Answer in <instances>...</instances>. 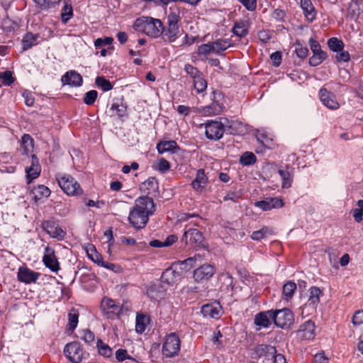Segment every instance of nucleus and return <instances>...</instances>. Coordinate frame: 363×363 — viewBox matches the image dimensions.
<instances>
[{"instance_id": "f257e3e1", "label": "nucleus", "mask_w": 363, "mask_h": 363, "mask_svg": "<svg viewBox=\"0 0 363 363\" xmlns=\"http://www.w3.org/2000/svg\"><path fill=\"white\" fill-rule=\"evenodd\" d=\"M155 211L153 199L149 196H140L135 200V206L129 213L128 220L134 228H143Z\"/></svg>"}, {"instance_id": "f03ea898", "label": "nucleus", "mask_w": 363, "mask_h": 363, "mask_svg": "<svg viewBox=\"0 0 363 363\" xmlns=\"http://www.w3.org/2000/svg\"><path fill=\"white\" fill-rule=\"evenodd\" d=\"M133 28L149 37L157 38L161 35L160 30L162 29V22L158 18L142 16L135 21Z\"/></svg>"}, {"instance_id": "7ed1b4c3", "label": "nucleus", "mask_w": 363, "mask_h": 363, "mask_svg": "<svg viewBox=\"0 0 363 363\" xmlns=\"http://www.w3.org/2000/svg\"><path fill=\"white\" fill-rule=\"evenodd\" d=\"M181 20L179 13L171 11L167 16V23H162V29L160 30V37L164 43H171L174 42L179 34V22Z\"/></svg>"}, {"instance_id": "20e7f679", "label": "nucleus", "mask_w": 363, "mask_h": 363, "mask_svg": "<svg viewBox=\"0 0 363 363\" xmlns=\"http://www.w3.org/2000/svg\"><path fill=\"white\" fill-rule=\"evenodd\" d=\"M56 179L62 190L68 196H76L83 194L80 184L71 175L57 174Z\"/></svg>"}, {"instance_id": "39448f33", "label": "nucleus", "mask_w": 363, "mask_h": 363, "mask_svg": "<svg viewBox=\"0 0 363 363\" xmlns=\"http://www.w3.org/2000/svg\"><path fill=\"white\" fill-rule=\"evenodd\" d=\"M181 347V340L175 333L166 335L162 347V353L165 357L172 358L178 355Z\"/></svg>"}, {"instance_id": "423d86ee", "label": "nucleus", "mask_w": 363, "mask_h": 363, "mask_svg": "<svg viewBox=\"0 0 363 363\" xmlns=\"http://www.w3.org/2000/svg\"><path fill=\"white\" fill-rule=\"evenodd\" d=\"M271 313L273 314L274 323L280 328H289L294 323V313L289 308L273 310V313Z\"/></svg>"}, {"instance_id": "0eeeda50", "label": "nucleus", "mask_w": 363, "mask_h": 363, "mask_svg": "<svg viewBox=\"0 0 363 363\" xmlns=\"http://www.w3.org/2000/svg\"><path fill=\"white\" fill-rule=\"evenodd\" d=\"M65 357L72 363L82 362L84 352L78 342H72L67 343L64 348Z\"/></svg>"}, {"instance_id": "6e6552de", "label": "nucleus", "mask_w": 363, "mask_h": 363, "mask_svg": "<svg viewBox=\"0 0 363 363\" xmlns=\"http://www.w3.org/2000/svg\"><path fill=\"white\" fill-rule=\"evenodd\" d=\"M205 135L211 140H220L225 132V126L222 122L218 121H208L205 123Z\"/></svg>"}, {"instance_id": "1a4fd4ad", "label": "nucleus", "mask_w": 363, "mask_h": 363, "mask_svg": "<svg viewBox=\"0 0 363 363\" xmlns=\"http://www.w3.org/2000/svg\"><path fill=\"white\" fill-rule=\"evenodd\" d=\"M182 241L186 245H190L195 247H201L203 245L204 238L202 233L197 228L186 227V230L182 236Z\"/></svg>"}, {"instance_id": "9d476101", "label": "nucleus", "mask_w": 363, "mask_h": 363, "mask_svg": "<svg viewBox=\"0 0 363 363\" xmlns=\"http://www.w3.org/2000/svg\"><path fill=\"white\" fill-rule=\"evenodd\" d=\"M101 308L104 315L109 319L118 318L122 313L121 306L111 298H103L101 303Z\"/></svg>"}, {"instance_id": "9b49d317", "label": "nucleus", "mask_w": 363, "mask_h": 363, "mask_svg": "<svg viewBox=\"0 0 363 363\" xmlns=\"http://www.w3.org/2000/svg\"><path fill=\"white\" fill-rule=\"evenodd\" d=\"M177 264H172V266L166 269L162 274L161 281L168 285H173L182 278V271L178 269Z\"/></svg>"}, {"instance_id": "f8f14e48", "label": "nucleus", "mask_w": 363, "mask_h": 363, "mask_svg": "<svg viewBox=\"0 0 363 363\" xmlns=\"http://www.w3.org/2000/svg\"><path fill=\"white\" fill-rule=\"evenodd\" d=\"M42 228L52 238L57 240H63L66 235V232L62 229L55 222L52 220H45L43 222Z\"/></svg>"}, {"instance_id": "ddd939ff", "label": "nucleus", "mask_w": 363, "mask_h": 363, "mask_svg": "<svg viewBox=\"0 0 363 363\" xmlns=\"http://www.w3.org/2000/svg\"><path fill=\"white\" fill-rule=\"evenodd\" d=\"M43 262L46 267L53 272H57L60 269V262L55 255V252L53 248L49 246L45 248Z\"/></svg>"}, {"instance_id": "4468645a", "label": "nucleus", "mask_w": 363, "mask_h": 363, "mask_svg": "<svg viewBox=\"0 0 363 363\" xmlns=\"http://www.w3.org/2000/svg\"><path fill=\"white\" fill-rule=\"evenodd\" d=\"M40 275V273L34 272L26 266L20 267L17 272L18 280L26 284L35 283Z\"/></svg>"}, {"instance_id": "2eb2a0df", "label": "nucleus", "mask_w": 363, "mask_h": 363, "mask_svg": "<svg viewBox=\"0 0 363 363\" xmlns=\"http://www.w3.org/2000/svg\"><path fill=\"white\" fill-rule=\"evenodd\" d=\"M284 205V203L280 197H267L264 200L258 201L255 203L256 207L259 208L264 211L281 208Z\"/></svg>"}, {"instance_id": "dca6fc26", "label": "nucleus", "mask_w": 363, "mask_h": 363, "mask_svg": "<svg viewBox=\"0 0 363 363\" xmlns=\"http://www.w3.org/2000/svg\"><path fill=\"white\" fill-rule=\"evenodd\" d=\"M315 325L314 322L307 320L300 325L297 331V335L301 340H313L315 336Z\"/></svg>"}, {"instance_id": "f3484780", "label": "nucleus", "mask_w": 363, "mask_h": 363, "mask_svg": "<svg viewBox=\"0 0 363 363\" xmlns=\"http://www.w3.org/2000/svg\"><path fill=\"white\" fill-rule=\"evenodd\" d=\"M278 174L281 179V187L289 189L291 186L294 181V168L289 164L280 167Z\"/></svg>"}, {"instance_id": "a211bd4d", "label": "nucleus", "mask_w": 363, "mask_h": 363, "mask_svg": "<svg viewBox=\"0 0 363 363\" xmlns=\"http://www.w3.org/2000/svg\"><path fill=\"white\" fill-rule=\"evenodd\" d=\"M61 82L63 85H68L72 87L81 86L83 84V79L80 74L75 70H69L62 76Z\"/></svg>"}, {"instance_id": "6ab92c4d", "label": "nucleus", "mask_w": 363, "mask_h": 363, "mask_svg": "<svg viewBox=\"0 0 363 363\" xmlns=\"http://www.w3.org/2000/svg\"><path fill=\"white\" fill-rule=\"evenodd\" d=\"M319 97L322 103L328 108L335 110L339 108V104L335 95L328 91L325 88H321L319 91Z\"/></svg>"}, {"instance_id": "aec40b11", "label": "nucleus", "mask_w": 363, "mask_h": 363, "mask_svg": "<svg viewBox=\"0 0 363 363\" xmlns=\"http://www.w3.org/2000/svg\"><path fill=\"white\" fill-rule=\"evenodd\" d=\"M208 183V178L203 169H199L196 172L195 179L191 182V186L196 192H203Z\"/></svg>"}, {"instance_id": "412c9836", "label": "nucleus", "mask_w": 363, "mask_h": 363, "mask_svg": "<svg viewBox=\"0 0 363 363\" xmlns=\"http://www.w3.org/2000/svg\"><path fill=\"white\" fill-rule=\"evenodd\" d=\"M215 274V269L211 264H203L194 270V278L196 281L209 279Z\"/></svg>"}, {"instance_id": "4be33fe9", "label": "nucleus", "mask_w": 363, "mask_h": 363, "mask_svg": "<svg viewBox=\"0 0 363 363\" xmlns=\"http://www.w3.org/2000/svg\"><path fill=\"white\" fill-rule=\"evenodd\" d=\"M30 162V166L26 168L27 179L29 180V182L38 177L41 172V167L35 155H31Z\"/></svg>"}, {"instance_id": "5701e85b", "label": "nucleus", "mask_w": 363, "mask_h": 363, "mask_svg": "<svg viewBox=\"0 0 363 363\" xmlns=\"http://www.w3.org/2000/svg\"><path fill=\"white\" fill-rule=\"evenodd\" d=\"M271 313H273V310L257 313L255 317V324L262 328H269L273 321V314Z\"/></svg>"}, {"instance_id": "b1692460", "label": "nucleus", "mask_w": 363, "mask_h": 363, "mask_svg": "<svg viewBox=\"0 0 363 363\" xmlns=\"http://www.w3.org/2000/svg\"><path fill=\"white\" fill-rule=\"evenodd\" d=\"M156 147L160 154L177 153L180 150V147L174 140H161L157 144Z\"/></svg>"}, {"instance_id": "393cba45", "label": "nucleus", "mask_w": 363, "mask_h": 363, "mask_svg": "<svg viewBox=\"0 0 363 363\" xmlns=\"http://www.w3.org/2000/svg\"><path fill=\"white\" fill-rule=\"evenodd\" d=\"M250 22L248 20L242 19L235 22L233 33L238 37L242 38L248 35Z\"/></svg>"}, {"instance_id": "a878e982", "label": "nucleus", "mask_w": 363, "mask_h": 363, "mask_svg": "<svg viewBox=\"0 0 363 363\" xmlns=\"http://www.w3.org/2000/svg\"><path fill=\"white\" fill-rule=\"evenodd\" d=\"M221 311V306L218 303H208L201 307V313L205 317L218 318Z\"/></svg>"}, {"instance_id": "bb28decb", "label": "nucleus", "mask_w": 363, "mask_h": 363, "mask_svg": "<svg viewBox=\"0 0 363 363\" xmlns=\"http://www.w3.org/2000/svg\"><path fill=\"white\" fill-rule=\"evenodd\" d=\"M159 184L155 177H150L140 184V190L147 195H154L158 191Z\"/></svg>"}, {"instance_id": "cd10ccee", "label": "nucleus", "mask_w": 363, "mask_h": 363, "mask_svg": "<svg viewBox=\"0 0 363 363\" xmlns=\"http://www.w3.org/2000/svg\"><path fill=\"white\" fill-rule=\"evenodd\" d=\"M277 350L274 346L266 344L258 345L255 349V353L257 357H263L269 359L274 356Z\"/></svg>"}, {"instance_id": "c85d7f7f", "label": "nucleus", "mask_w": 363, "mask_h": 363, "mask_svg": "<svg viewBox=\"0 0 363 363\" xmlns=\"http://www.w3.org/2000/svg\"><path fill=\"white\" fill-rule=\"evenodd\" d=\"M301 7L304 16L309 22H313L316 18V11L311 0H301Z\"/></svg>"}, {"instance_id": "c756f323", "label": "nucleus", "mask_w": 363, "mask_h": 363, "mask_svg": "<svg viewBox=\"0 0 363 363\" xmlns=\"http://www.w3.org/2000/svg\"><path fill=\"white\" fill-rule=\"evenodd\" d=\"M21 150L22 154L28 157L31 156L34 148V140L28 134H24L21 138Z\"/></svg>"}, {"instance_id": "7c9ffc66", "label": "nucleus", "mask_w": 363, "mask_h": 363, "mask_svg": "<svg viewBox=\"0 0 363 363\" xmlns=\"http://www.w3.org/2000/svg\"><path fill=\"white\" fill-rule=\"evenodd\" d=\"M39 38V34H33L31 32L26 33L21 41L23 50H28L33 46L38 45Z\"/></svg>"}, {"instance_id": "2f4dec72", "label": "nucleus", "mask_w": 363, "mask_h": 363, "mask_svg": "<svg viewBox=\"0 0 363 363\" xmlns=\"http://www.w3.org/2000/svg\"><path fill=\"white\" fill-rule=\"evenodd\" d=\"M310 296L307 303L305 304L306 307H311L312 309H315L316 306L320 302V296L322 294L321 290L316 286H313L310 289Z\"/></svg>"}, {"instance_id": "473e14b6", "label": "nucleus", "mask_w": 363, "mask_h": 363, "mask_svg": "<svg viewBox=\"0 0 363 363\" xmlns=\"http://www.w3.org/2000/svg\"><path fill=\"white\" fill-rule=\"evenodd\" d=\"M150 323V318L148 315L138 313L135 318V331L138 334L145 332L147 325Z\"/></svg>"}, {"instance_id": "72a5a7b5", "label": "nucleus", "mask_w": 363, "mask_h": 363, "mask_svg": "<svg viewBox=\"0 0 363 363\" xmlns=\"http://www.w3.org/2000/svg\"><path fill=\"white\" fill-rule=\"evenodd\" d=\"M274 230L268 226H263L261 229L252 232L250 238L252 240L259 241L262 239L267 238L269 235H274Z\"/></svg>"}, {"instance_id": "f704fd0d", "label": "nucleus", "mask_w": 363, "mask_h": 363, "mask_svg": "<svg viewBox=\"0 0 363 363\" xmlns=\"http://www.w3.org/2000/svg\"><path fill=\"white\" fill-rule=\"evenodd\" d=\"M50 193V189L45 185H38L33 189V199L36 203L44 198H48Z\"/></svg>"}, {"instance_id": "c9c22d12", "label": "nucleus", "mask_w": 363, "mask_h": 363, "mask_svg": "<svg viewBox=\"0 0 363 363\" xmlns=\"http://www.w3.org/2000/svg\"><path fill=\"white\" fill-rule=\"evenodd\" d=\"M223 111V106L218 102L213 101L210 105L202 108V113L206 116H216Z\"/></svg>"}, {"instance_id": "e433bc0d", "label": "nucleus", "mask_w": 363, "mask_h": 363, "mask_svg": "<svg viewBox=\"0 0 363 363\" xmlns=\"http://www.w3.org/2000/svg\"><path fill=\"white\" fill-rule=\"evenodd\" d=\"M86 252L88 257L94 262L100 266L103 264L104 260L102 256L97 252L96 247L93 245H89L86 246Z\"/></svg>"}, {"instance_id": "4c0bfd02", "label": "nucleus", "mask_w": 363, "mask_h": 363, "mask_svg": "<svg viewBox=\"0 0 363 363\" xmlns=\"http://www.w3.org/2000/svg\"><path fill=\"white\" fill-rule=\"evenodd\" d=\"M79 322V313L77 310L72 308L68 313L67 330L72 333L77 328Z\"/></svg>"}, {"instance_id": "58836bf2", "label": "nucleus", "mask_w": 363, "mask_h": 363, "mask_svg": "<svg viewBox=\"0 0 363 363\" xmlns=\"http://www.w3.org/2000/svg\"><path fill=\"white\" fill-rule=\"evenodd\" d=\"M327 57L328 54L323 50L315 52H313V55L309 58L308 63L312 67H316L320 65Z\"/></svg>"}, {"instance_id": "ea45409f", "label": "nucleus", "mask_w": 363, "mask_h": 363, "mask_svg": "<svg viewBox=\"0 0 363 363\" xmlns=\"http://www.w3.org/2000/svg\"><path fill=\"white\" fill-rule=\"evenodd\" d=\"M296 284L292 281H288L283 286L282 294L284 299L291 298L296 290Z\"/></svg>"}, {"instance_id": "a19ab883", "label": "nucleus", "mask_w": 363, "mask_h": 363, "mask_svg": "<svg viewBox=\"0 0 363 363\" xmlns=\"http://www.w3.org/2000/svg\"><path fill=\"white\" fill-rule=\"evenodd\" d=\"M111 109L115 111L117 116L121 118L125 115L127 107L121 99H116L111 104Z\"/></svg>"}, {"instance_id": "79ce46f5", "label": "nucleus", "mask_w": 363, "mask_h": 363, "mask_svg": "<svg viewBox=\"0 0 363 363\" xmlns=\"http://www.w3.org/2000/svg\"><path fill=\"white\" fill-rule=\"evenodd\" d=\"M95 84L103 91H108L113 87L110 81L103 76L97 77L95 79Z\"/></svg>"}, {"instance_id": "37998d69", "label": "nucleus", "mask_w": 363, "mask_h": 363, "mask_svg": "<svg viewBox=\"0 0 363 363\" xmlns=\"http://www.w3.org/2000/svg\"><path fill=\"white\" fill-rule=\"evenodd\" d=\"M328 48L335 52H339L342 49H344V43L342 40L338 39L337 38L333 37L328 40Z\"/></svg>"}, {"instance_id": "c03bdc74", "label": "nucleus", "mask_w": 363, "mask_h": 363, "mask_svg": "<svg viewBox=\"0 0 363 363\" xmlns=\"http://www.w3.org/2000/svg\"><path fill=\"white\" fill-rule=\"evenodd\" d=\"M213 48V52L220 53L221 51L227 50L230 46V43L227 40L219 39L215 42L211 43Z\"/></svg>"}, {"instance_id": "a18cd8bd", "label": "nucleus", "mask_w": 363, "mask_h": 363, "mask_svg": "<svg viewBox=\"0 0 363 363\" xmlns=\"http://www.w3.org/2000/svg\"><path fill=\"white\" fill-rule=\"evenodd\" d=\"M96 347L99 353L104 357H110L112 355V349L101 340H98Z\"/></svg>"}, {"instance_id": "49530a36", "label": "nucleus", "mask_w": 363, "mask_h": 363, "mask_svg": "<svg viewBox=\"0 0 363 363\" xmlns=\"http://www.w3.org/2000/svg\"><path fill=\"white\" fill-rule=\"evenodd\" d=\"M257 157L251 152H245L242 155L240 159V162L244 166H249L256 162Z\"/></svg>"}, {"instance_id": "de8ad7c7", "label": "nucleus", "mask_w": 363, "mask_h": 363, "mask_svg": "<svg viewBox=\"0 0 363 363\" xmlns=\"http://www.w3.org/2000/svg\"><path fill=\"white\" fill-rule=\"evenodd\" d=\"M73 16V9L71 4L65 3L62 9L61 19L62 23H67Z\"/></svg>"}, {"instance_id": "09e8293b", "label": "nucleus", "mask_w": 363, "mask_h": 363, "mask_svg": "<svg viewBox=\"0 0 363 363\" xmlns=\"http://www.w3.org/2000/svg\"><path fill=\"white\" fill-rule=\"evenodd\" d=\"M357 208L352 210V216L357 223L363 220V200L357 202Z\"/></svg>"}, {"instance_id": "8fccbe9b", "label": "nucleus", "mask_w": 363, "mask_h": 363, "mask_svg": "<svg viewBox=\"0 0 363 363\" xmlns=\"http://www.w3.org/2000/svg\"><path fill=\"white\" fill-rule=\"evenodd\" d=\"M80 338L87 345H90L95 340V335L93 332L89 329L82 330L79 332Z\"/></svg>"}, {"instance_id": "3c124183", "label": "nucleus", "mask_w": 363, "mask_h": 363, "mask_svg": "<svg viewBox=\"0 0 363 363\" xmlns=\"http://www.w3.org/2000/svg\"><path fill=\"white\" fill-rule=\"evenodd\" d=\"M194 88L198 93H202L206 89L207 82L202 74L194 79Z\"/></svg>"}, {"instance_id": "603ef678", "label": "nucleus", "mask_w": 363, "mask_h": 363, "mask_svg": "<svg viewBox=\"0 0 363 363\" xmlns=\"http://www.w3.org/2000/svg\"><path fill=\"white\" fill-rule=\"evenodd\" d=\"M33 1L41 9H48L55 6L60 0H33Z\"/></svg>"}, {"instance_id": "864d4df0", "label": "nucleus", "mask_w": 363, "mask_h": 363, "mask_svg": "<svg viewBox=\"0 0 363 363\" xmlns=\"http://www.w3.org/2000/svg\"><path fill=\"white\" fill-rule=\"evenodd\" d=\"M98 96V92L96 90H91L87 91L84 97V103L88 106L94 104Z\"/></svg>"}, {"instance_id": "5fc2aeb1", "label": "nucleus", "mask_w": 363, "mask_h": 363, "mask_svg": "<svg viewBox=\"0 0 363 363\" xmlns=\"http://www.w3.org/2000/svg\"><path fill=\"white\" fill-rule=\"evenodd\" d=\"M0 79L1 80V83L5 86H10L14 82L12 72L9 70L0 74Z\"/></svg>"}, {"instance_id": "6e6d98bb", "label": "nucleus", "mask_w": 363, "mask_h": 363, "mask_svg": "<svg viewBox=\"0 0 363 363\" xmlns=\"http://www.w3.org/2000/svg\"><path fill=\"white\" fill-rule=\"evenodd\" d=\"M325 252L328 255L329 262L330 264L335 268L338 267L337 265V256L338 253L337 251L331 247H328L325 250Z\"/></svg>"}, {"instance_id": "4d7b16f0", "label": "nucleus", "mask_w": 363, "mask_h": 363, "mask_svg": "<svg viewBox=\"0 0 363 363\" xmlns=\"http://www.w3.org/2000/svg\"><path fill=\"white\" fill-rule=\"evenodd\" d=\"M211 52H213L211 43L202 44L198 48L197 53L199 55H206Z\"/></svg>"}, {"instance_id": "13d9d810", "label": "nucleus", "mask_w": 363, "mask_h": 363, "mask_svg": "<svg viewBox=\"0 0 363 363\" xmlns=\"http://www.w3.org/2000/svg\"><path fill=\"white\" fill-rule=\"evenodd\" d=\"M295 52L298 57L303 59L307 57L308 54V49L303 46L301 43H297L295 48Z\"/></svg>"}, {"instance_id": "bf43d9fd", "label": "nucleus", "mask_w": 363, "mask_h": 363, "mask_svg": "<svg viewBox=\"0 0 363 363\" xmlns=\"http://www.w3.org/2000/svg\"><path fill=\"white\" fill-rule=\"evenodd\" d=\"M184 70L194 79L201 74L200 71L196 67H194L190 64H187L185 65Z\"/></svg>"}, {"instance_id": "052dcab7", "label": "nucleus", "mask_w": 363, "mask_h": 363, "mask_svg": "<svg viewBox=\"0 0 363 363\" xmlns=\"http://www.w3.org/2000/svg\"><path fill=\"white\" fill-rule=\"evenodd\" d=\"M170 169V164L169 162L164 159L161 158L159 160L157 165V169L161 173H165Z\"/></svg>"}, {"instance_id": "680f3d73", "label": "nucleus", "mask_w": 363, "mask_h": 363, "mask_svg": "<svg viewBox=\"0 0 363 363\" xmlns=\"http://www.w3.org/2000/svg\"><path fill=\"white\" fill-rule=\"evenodd\" d=\"M113 41L111 37H106L105 38H97L95 40L94 45L96 49L101 48L104 45H110Z\"/></svg>"}, {"instance_id": "e2e57ef3", "label": "nucleus", "mask_w": 363, "mask_h": 363, "mask_svg": "<svg viewBox=\"0 0 363 363\" xmlns=\"http://www.w3.org/2000/svg\"><path fill=\"white\" fill-rule=\"evenodd\" d=\"M3 24L2 28L6 32L14 30L18 27V23L12 21L9 18L4 19Z\"/></svg>"}, {"instance_id": "0e129e2a", "label": "nucleus", "mask_w": 363, "mask_h": 363, "mask_svg": "<svg viewBox=\"0 0 363 363\" xmlns=\"http://www.w3.org/2000/svg\"><path fill=\"white\" fill-rule=\"evenodd\" d=\"M352 321L354 326L363 324V310L356 311L353 315Z\"/></svg>"}, {"instance_id": "69168bd1", "label": "nucleus", "mask_w": 363, "mask_h": 363, "mask_svg": "<svg viewBox=\"0 0 363 363\" xmlns=\"http://www.w3.org/2000/svg\"><path fill=\"white\" fill-rule=\"evenodd\" d=\"M335 58L338 62H346L350 60V55L347 51L344 50L342 49L339 52H336Z\"/></svg>"}, {"instance_id": "338daca9", "label": "nucleus", "mask_w": 363, "mask_h": 363, "mask_svg": "<svg viewBox=\"0 0 363 363\" xmlns=\"http://www.w3.org/2000/svg\"><path fill=\"white\" fill-rule=\"evenodd\" d=\"M116 358L118 362H123L127 359H132V357L128 354L127 350L124 349H118L116 351Z\"/></svg>"}, {"instance_id": "774afa93", "label": "nucleus", "mask_w": 363, "mask_h": 363, "mask_svg": "<svg viewBox=\"0 0 363 363\" xmlns=\"http://www.w3.org/2000/svg\"><path fill=\"white\" fill-rule=\"evenodd\" d=\"M270 59L274 67H279L281 63V53L279 51L274 52L271 54Z\"/></svg>"}]
</instances>
